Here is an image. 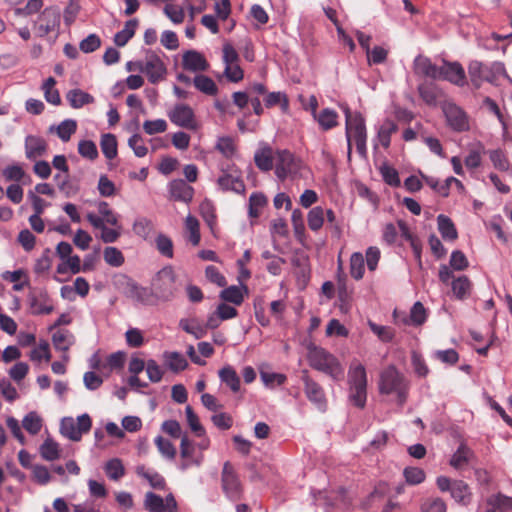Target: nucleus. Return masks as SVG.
<instances>
[{
  "label": "nucleus",
  "instance_id": "393cba45",
  "mask_svg": "<svg viewBox=\"0 0 512 512\" xmlns=\"http://www.w3.org/2000/svg\"><path fill=\"white\" fill-rule=\"evenodd\" d=\"M418 93L421 99L429 106H436L440 94L438 87L431 82H423L418 85Z\"/></svg>",
  "mask_w": 512,
  "mask_h": 512
},
{
  "label": "nucleus",
  "instance_id": "09e8293b",
  "mask_svg": "<svg viewBox=\"0 0 512 512\" xmlns=\"http://www.w3.org/2000/svg\"><path fill=\"white\" fill-rule=\"evenodd\" d=\"M137 474L143 478H145L152 488L154 489H164L166 486L165 479L157 472H148L145 470L143 466L137 468Z\"/></svg>",
  "mask_w": 512,
  "mask_h": 512
},
{
  "label": "nucleus",
  "instance_id": "f257e3e1",
  "mask_svg": "<svg viewBox=\"0 0 512 512\" xmlns=\"http://www.w3.org/2000/svg\"><path fill=\"white\" fill-rule=\"evenodd\" d=\"M349 401L362 409L367 400V374L365 367L353 362L348 370Z\"/></svg>",
  "mask_w": 512,
  "mask_h": 512
},
{
  "label": "nucleus",
  "instance_id": "7ed1b4c3",
  "mask_svg": "<svg viewBox=\"0 0 512 512\" xmlns=\"http://www.w3.org/2000/svg\"><path fill=\"white\" fill-rule=\"evenodd\" d=\"M468 74L474 88L481 87L483 82L495 83L500 75H505V67L501 62H493L486 65L473 60L468 65Z\"/></svg>",
  "mask_w": 512,
  "mask_h": 512
},
{
  "label": "nucleus",
  "instance_id": "b1692460",
  "mask_svg": "<svg viewBox=\"0 0 512 512\" xmlns=\"http://www.w3.org/2000/svg\"><path fill=\"white\" fill-rule=\"evenodd\" d=\"M28 299L34 314L47 315L54 309L46 292H40L38 296L31 293Z\"/></svg>",
  "mask_w": 512,
  "mask_h": 512
},
{
  "label": "nucleus",
  "instance_id": "f03ea898",
  "mask_svg": "<svg viewBox=\"0 0 512 512\" xmlns=\"http://www.w3.org/2000/svg\"><path fill=\"white\" fill-rule=\"evenodd\" d=\"M307 359L312 368L329 375L333 379H339L343 374L337 358L321 347L313 344L309 345Z\"/></svg>",
  "mask_w": 512,
  "mask_h": 512
},
{
  "label": "nucleus",
  "instance_id": "680f3d73",
  "mask_svg": "<svg viewBox=\"0 0 512 512\" xmlns=\"http://www.w3.org/2000/svg\"><path fill=\"white\" fill-rule=\"evenodd\" d=\"M427 319V313L421 302H415L410 311V321L412 325H422Z\"/></svg>",
  "mask_w": 512,
  "mask_h": 512
},
{
  "label": "nucleus",
  "instance_id": "864d4df0",
  "mask_svg": "<svg viewBox=\"0 0 512 512\" xmlns=\"http://www.w3.org/2000/svg\"><path fill=\"white\" fill-rule=\"evenodd\" d=\"M103 257L105 262L112 267H120L124 263L123 254L116 247H106L103 252Z\"/></svg>",
  "mask_w": 512,
  "mask_h": 512
},
{
  "label": "nucleus",
  "instance_id": "6e6552de",
  "mask_svg": "<svg viewBox=\"0 0 512 512\" xmlns=\"http://www.w3.org/2000/svg\"><path fill=\"white\" fill-rule=\"evenodd\" d=\"M92 421L88 414H82L75 421L72 417H64L61 420L60 432L72 441H80L82 435L91 429Z\"/></svg>",
  "mask_w": 512,
  "mask_h": 512
},
{
  "label": "nucleus",
  "instance_id": "e433bc0d",
  "mask_svg": "<svg viewBox=\"0 0 512 512\" xmlns=\"http://www.w3.org/2000/svg\"><path fill=\"white\" fill-rule=\"evenodd\" d=\"M397 129V124L390 119L385 120L380 126L378 130V139L384 148H388L390 146L391 135L395 133Z\"/></svg>",
  "mask_w": 512,
  "mask_h": 512
},
{
  "label": "nucleus",
  "instance_id": "f3484780",
  "mask_svg": "<svg viewBox=\"0 0 512 512\" xmlns=\"http://www.w3.org/2000/svg\"><path fill=\"white\" fill-rule=\"evenodd\" d=\"M195 448L193 443L188 439L186 435L181 438L180 443V456L182 462L179 465L181 470H187L191 466H200L202 463L203 456L194 457Z\"/></svg>",
  "mask_w": 512,
  "mask_h": 512
},
{
  "label": "nucleus",
  "instance_id": "39448f33",
  "mask_svg": "<svg viewBox=\"0 0 512 512\" xmlns=\"http://www.w3.org/2000/svg\"><path fill=\"white\" fill-rule=\"evenodd\" d=\"M152 288L157 302H168L175 298L179 287L176 283V274L172 267H164L156 274L152 282Z\"/></svg>",
  "mask_w": 512,
  "mask_h": 512
},
{
  "label": "nucleus",
  "instance_id": "dca6fc26",
  "mask_svg": "<svg viewBox=\"0 0 512 512\" xmlns=\"http://www.w3.org/2000/svg\"><path fill=\"white\" fill-rule=\"evenodd\" d=\"M444 113L448 125L455 131L463 132L469 129V123L465 112L454 104L447 105Z\"/></svg>",
  "mask_w": 512,
  "mask_h": 512
},
{
  "label": "nucleus",
  "instance_id": "4c0bfd02",
  "mask_svg": "<svg viewBox=\"0 0 512 512\" xmlns=\"http://www.w3.org/2000/svg\"><path fill=\"white\" fill-rule=\"evenodd\" d=\"M179 327L196 339H201L206 335V327L200 325L195 319L183 318L179 321Z\"/></svg>",
  "mask_w": 512,
  "mask_h": 512
},
{
  "label": "nucleus",
  "instance_id": "4be33fe9",
  "mask_svg": "<svg viewBox=\"0 0 512 512\" xmlns=\"http://www.w3.org/2000/svg\"><path fill=\"white\" fill-rule=\"evenodd\" d=\"M171 197L176 201L188 203L192 200L194 189L183 179H175L169 184Z\"/></svg>",
  "mask_w": 512,
  "mask_h": 512
},
{
  "label": "nucleus",
  "instance_id": "69168bd1",
  "mask_svg": "<svg viewBox=\"0 0 512 512\" xmlns=\"http://www.w3.org/2000/svg\"><path fill=\"white\" fill-rule=\"evenodd\" d=\"M404 477L408 484L417 485L425 480V473L417 467H407L404 469Z\"/></svg>",
  "mask_w": 512,
  "mask_h": 512
},
{
  "label": "nucleus",
  "instance_id": "bf43d9fd",
  "mask_svg": "<svg viewBox=\"0 0 512 512\" xmlns=\"http://www.w3.org/2000/svg\"><path fill=\"white\" fill-rule=\"evenodd\" d=\"M380 174L384 182L392 187H398L400 185V178L397 170L388 164H383L380 167Z\"/></svg>",
  "mask_w": 512,
  "mask_h": 512
},
{
  "label": "nucleus",
  "instance_id": "603ef678",
  "mask_svg": "<svg viewBox=\"0 0 512 512\" xmlns=\"http://www.w3.org/2000/svg\"><path fill=\"white\" fill-rule=\"evenodd\" d=\"M337 118L334 110L325 108L319 113L317 121L324 130H329L337 125Z\"/></svg>",
  "mask_w": 512,
  "mask_h": 512
},
{
  "label": "nucleus",
  "instance_id": "3c124183",
  "mask_svg": "<svg viewBox=\"0 0 512 512\" xmlns=\"http://www.w3.org/2000/svg\"><path fill=\"white\" fill-rule=\"evenodd\" d=\"M104 469H105L107 476L111 480H114V481L119 480L125 474L124 466H123L121 460L118 458L109 460L106 463Z\"/></svg>",
  "mask_w": 512,
  "mask_h": 512
},
{
  "label": "nucleus",
  "instance_id": "e2e57ef3",
  "mask_svg": "<svg viewBox=\"0 0 512 512\" xmlns=\"http://www.w3.org/2000/svg\"><path fill=\"white\" fill-rule=\"evenodd\" d=\"M155 242L156 248L160 252V254L167 258L173 257V242L168 236L164 234H159L156 237Z\"/></svg>",
  "mask_w": 512,
  "mask_h": 512
},
{
  "label": "nucleus",
  "instance_id": "a18cd8bd",
  "mask_svg": "<svg viewBox=\"0 0 512 512\" xmlns=\"http://www.w3.org/2000/svg\"><path fill=\"white\" fill-rule=\"evenodd\" d=\"M52 342L57 350L67 351L72 345V335L68 330H58L52 336Z\"/></svg>",
  "mask_w": 512,
  "mask_h": 512
},
{
  "label": "nucleus",
  "instance_id": "aec40b11",
  "mask_svg": "<svg viewBox=\"0 0 512 512\" xmlns=\"http://www.w3.org/2000/svg\"><path fill=\"white\" fill-rule=\"evenodd\" d=\"M127 295L143 305H155L157 303L153 288L142 287L134 282L128 284Z\"/></svg>",
  "mask_w": 512,
  "mask_h": 512
},
{
  "label": "nucleus",
  "instance_id": "774afa93",
  "mask_svg": "<svg viewBox=\"0 0 512 512\" xmlns=\"http://www.w3.org/2000/svg\"><path fill=\"white\" fill-rule=\"evenodd\" d=\"M446 503L441 498L425 500L421 505V512H446Z\"/></svg>",
  "mask_w": 512,
  "mask_h": 512
},
{
  "label": "nucleus",
  "instance_id": "473e14b6",
  "mask_svg": "<svg viewBox=\"0 0 512 512\" xmlns=\"http://www.w3.org/2000/svg\"><path fill=\"white\" fill-rule=\"evenodd\" d=\"M100 147L104 156L112 160L117 156V139L111 133H106L101 136Z\"/></svg>",
  "mask_w": 512,
  "mask_h": 512
},
{
  "label": "nucleus",
  "instance_id": "6e6d98bb",
  "mask_svg": "<svg viewBox=\"0 0 512 512\" xmlns=\"http://www.w3.org/2000/svg\"><path fill=\"white\" fill-rule=\"evenodd\" d=\"M307 221L312 231H318L324 223V209L320 206L312 208L308 213Z\"/></svg>",
  "mask_w": 512,
  "mask_h": 512
},
{
  "label": "nucleus",
  "instance_id": "412c9836",
  "mask_svg": "<svg viewBox=\"0 0 512 512\" xmlns=\"http://www.w3.org/2000/svg\"><path fill=\"white\" fill-rule=\"evenodd\" d=\"M182 66L188 71H206L209 64L205 57L196 50L186 51L182 56Z\"/></svg>",
  "mask_w": 512,
  "mask_h": 512
},
{
  "label": "nucleus",
  "instance_id": "6ab92c4d",
  "mask_svg": "<svg viewBox=\"0 0 512 512\" xmlns=\"http://www.w3.org/2000/svg\"><path fill=\"white\" fill-rule=\"evenodd\" d=\"M412 68L417 76L439 79L440 68L424 55L420 54L415 57Z\"/></svg>",
  "mask_w": 512,
  "mask_h": 512
},
{
  "label": "nucleus",
  "instance_id": "0eeeda50",
  "mask_svg": "<svg viewBox=\"0 0 512 512\" xmlns=\"http://www.w3.org/2000/svg\"><path fill=\"white\" fill-rule=\"evenodd\" d=\"M221 486L224 494L231 501L236 502L242 498V484L236 470L229 461H226L222 468Z\"/></svg>",
  "mask_w": 512,
  "mask_h": 512
},
{
  "label": "nucleus",
  "instance_id": "2eb2a0df",
  "mask_svg": "<svg viewBox=\"0 0 512 512\" xmlns=\"http://www.w3.org/2000/svg\"><path fill=\"white\" fill-rule=\"evenodd\" d=\"M440 68L439 79L447 80L455 85L464 86L466 83L465 71L458 62L444 61Z\"/></svg>",
  "mask_w": 512,
  "mask_h": 512
},
{
  "label": "nucleus",
  "instance_id": "de8ad7c7",
  "mask_svg": "<svg viewBox=\"0 0 512 512\" xmlns=\"http://www.w3.org/2000/svg\"><path fill=\"white\" fill-rule=\"evenodd\" d=\"M56 81L53 77H49L43 84L42 89L44 91V96L47 102L53 105H59L61 103V98L59 91L54 88Z\"/></svg>",
  "mask_w": 512,
  "mask_h": 512
},
{
  "label": "nucleus",
  "instance_id": "a878e982",
  "mask_svg": "<svg viewBox=\"0 0 512 512\" xmlns=\"http://www.w3.org/2000/svg\"><path fill=\"white\" fill-rule=\"evenodd\" d=\"M438 230L445 240L454 241L458 237L457 230L452 220L443 214L437 217Z\"/></svg>",
  "mask_w": 512,
  "mask_h": 512
},
{
  "label": "nucleus",
  "instance_id": "4d7b16f0",
  "mask_svg": "<svg viewBox=\"0 0 512 512\" xmlns=\"http://www.w3.org/2000/svg\"><path fill=\"white\" fill-rule=\"evenodd\" d=\"M155 444L161 453V455L167 459L173 460L176 456V448L170 440L157 436L155 438Z\"/></svg>",
  "mask_w": 512,
  "mask_h": 512
},
{
  "label": "nucleus",
  "instance_id": "7c9ffc66",
  "mask_svg": "<svg viewBox=\"0 0 512 512\" xmlns=\"http://www.w3.org/2000/svg\"><path fill=\"white\" fill-rule=\"evenodd\" d=\"M137 25V19L128 20L125 23L124 29H122L114 35V43L116 44V46H125L128 43V41L134 36Z\"/></svg>",
  "mask_w": 512,
  "mask_h": 512
},
{
  "label": "nucleus",
  "instance_id": "f704fd0d",
  "mask_svg": "<svg viewBox=\"0 0 512 512\" xmlns=\"http://www.w3.org/2000/svg\"><path fill=\"white\" fill-rule=\"evenodd\" d=\"M193 83L196 89L206 95L214 96L218 92V88L215 82L206 75H196Z\"/></svg>",
  "mask_w": 512,
  "mask_h": 512
},
{
  "label": "nucleus",
  "instance_id": "2f4dec72",
  "mask_svg": "<svg viewBox=\"0 0 512 512\" xmlns=\"http://www.w3.org/2000/svg\"><path fill=\"white\" fill-rule=\"evenodd\" d=\"M453 294L457 299L463 300L470 295L471 282L465 275L454 279L451 283Z\"/></svg>",
  "mask_w": 512,
  "mask_h": 512
},
{
  "label": "nucleus",
  "instance_id": "9d476101",
  "mask_svg": "<svg viewBox=\"0 0 512 512\" xmlns=\"http://www.w3.org/2000/svg\"><path fill=\"white\" fill-rule=\"evenodd\" d=\"M301 380L304 384V393L307 399L314 404L318 410L324 412L327 408V399L323 388L309 376L307 370L302 371Z\"/></svg>",
  "mask_w": 512,
  "mask_h": 512
},
{
  "label": "nucleus",
  "instance_id": "bb28decb",
  "mask_svg": "<svg viewBox=\"0 0 512 512\" xmlns=\"http://www.w3.org/2000/svg\"><path fill=\"white\" fill-rule=\"evenodd\" d=\"M219 378L225 383L233 392H238L240 389V378L235 369L230 366H224L219 370Z\"/></svg>",
  "mask_w": 512,
  "mask_h": 512
},
{
  "label": "nucleus",
  "instance_id": "c756f323",
  "mask_svg": "<svg viewBox=\"0 0 512 512\" xmlns=\"http://www.w3.org/2000/svg\"><path fill=\"white\" fill-rule=\"evenodd\" d=\"M487 502L490 508L486 512H508L512 510V498L501 493L491 496Z\"/></svg>",
  "mask_w": 512,
  "mask_h": 512
},
{
  "label": "nucleus",
  "instance_id": "052dcab7",
  "mask_svg": "<svg viewBox=\"0 0 512 512\" xmlns=\"http://www.w3.org/2000/svg\"><path fill=\"white\" fill-rule=\"evenodd\" d=\"M78 152L89 160H95L98 157L97 146L91 140H81L78 144Z\"/></svg>",
  "mask_w": 512,
  "mask_h": 512
},
{
  "label": "nucleus",
  "instance_id": "a211bd4d",
  "mask_svg": "<svg viewBox=\"0 0 512 512\" xmlns=\"http://www.w3.org/2000/svg\"><path fill=\"white\" fill-rule=\"evenodd\" d=\"M169 118L177 126L188 129L195 127L194 112L188 105H176L169 113Z\"/></svg>",
  "mask_w": 512,
  "mask_h": 512
},
{
  "label": "nucleus",
  "instance_id": "c03bdc74",
  "mask_svg": "<svg viewBox=\"0 0 512 512\" xmlns=\"http://www.w3.org/2000/svg\"><path fill=\"white\" fill-rule=\"evenodd\" d=\"M144 507L149 512H166L164 499L153 492L146 493Z\"/></svg>",
  "mask_w": 512,
  "mask_h": 512
},
{
  "label": "nucleus",
  "instance_id": "a19ab883",
  "mask_svg": "<svg viewBox=\"0 0 512 512\" xmlns=\"http://www.w3.org/2000/svg\"><path fill=\"white\" fill-rule=\"evenodd\" d=\"M165 361L170 370L173 372H179L184 370L188 362L185 357L179 352H165L164 353Z\"/></svg>",
  "mask_w": 512,
  "mask_h": 512
},
{
  "label": "nucleus",
  "instance_id": "20e7f679",
  "mask_svg": "<svg viewBox=\"0 0 512 512\" xmlns=\"http://www.w3.org/2000/svg\"><path fill=\"white\" fill-rule=\"evenodd\" d=\"M408 383L405 377L391 365L380 375L379 390L382 394L396 393L398 402L402 405L406 401Z\"/></svg>",
  "mask_w": 512,
  "mask_h": 512
},
{
  "label": "nucleus",
  "instance_id": "58836bf2",
  "mask_svg": "<svg viewBox=\"0 0 512 512\" xmlns=\"http://www.w3.org/2000/svg\"><path fill=\"white\" fill-rule=\"evenodd\" d=\"M267 198L263 193L255 192L249 197L248 214L251 218H258L261 213V209L266 205Z\"/></svg>",
  "mask_w": 512,
  "mask_h": 512
},
{
  "label": "nucleus",
  "instance_id": "ddd939ff",
  "mask_svg": "<svg viewBox=\"0 0 512 512\" xmlns=\"http://www.w3.org/2000/svg\"><path fill=\"white\" fill-rule=\"evenodd\" d=\"M346 117V138L347 142L367 138L365 120L360 113L352 114L349 108H345Z\"/></svg>",
  "mask_w": 512,
  "mask_h": 512
},
{
  "label": "nucleus",
  "instance_id": "5701e85b",
  "mask_svg": "<svg viewBox=\"0 0 512 512\" xmlns=\"http://www.w3.org/2000/svg\"><path fill=\"white\" fill-rule=\"evenodd\" d=\"M47 142L40 136L28 135L25 138V155L29 160H35L45 155Z\"/></svg>",
  "mask_w": 512,
  "mask_h": 512
},
{
  "label": "nucleus",
  "instance_id": "cd10ccee",
  "mask_svg": "<svg viewBox=\"0 0 512 512\" xmlns=\"http://www.w3.org/2000/svg\"><path fill=\"white\" fill-rule=\"evenodd\" d=\"M66 98L70 103L71 107L75 109H79L84 105L94 102V97L89 93L82 91L81 89L70 90L67 93Z\"/></svg>",
  "mask_w": 512,
  "mask_h": 512
},
{
  "label": "nucleus",
  "instance_id": "f8f14e48",
  "mask_svg": "<svg viewBox=\"0 0 512 512\" xmlns=\"http://www.w3.org/2000/svg\"><path fill=\"white\" fill-rule=\"evenodd\" d=\"M299 161L288 150H280L276 154L275 174L280 180L296 174L299 169Z\"/></svg>",
  "mask_w": 512,
  "mask_h": 512
},
{
  "label": "nucleus",
  "instance_id": "79ce46f5",
  "mask_svg": "<svg viewBox=\"0 0 512 512\" xmlns=\"http://www.w3.org/2000/svg\"><path fill=\"white\" fill-rule=\"evenodd\" d=\"M22 426L31 435H36L42 428V419L35 411L29 412L23 418Z\"/></svg>",
  "mask_w": 512,
  "mask_h": 512
},
{
  "label": "nucleus",
  "instance_id": "8fccbe9b",
  "mask_svg": "<svg viewBox=\"0 0 512 512\" xmlns=\"http://www.w3.org/2000/svg\"><path fill=\"white\" fill-rule=\"evenodd\" d=\"M490 160L495 169L499 171H508L510 168L509 160L505 154V152L501 149L490 150L489 152Z\"/></svg>",
  "mask_w": 512,
  "mask_h": 512
},
{
  "label": "nucleus",
  "instance_id": "49530a36",
  "mask_svg": "<svg viewBox=\"0 0 512 512\" xmlns=\"http://www.w3.org/2000/svg\"><path fill=\"white\" fill-rule=\"evenodd\" d=\"M365 271L364 257L361 253L355 252L350 257V274L356 279H362Z\"/></svg>",
  "mask_w": 512,
  "mask_h": 512
},
{
  "label": "nucleus",
  "instance_id": "5fc2aeb1",
  "mask_svg": "<svg viewBox=\"0 0 512 512\" xmlns=\"http://www.w3.org/2000/svg\"><path fill=\"white\" fill-rule=\"evenodd\" d=\"M77 129V123L75 120L66 119L62 121L56 128V132L58 137L63 141L67 142L70 140L72 134L75 133Z\"/></svg>",
  "mask_w": 512,
  "mask_h": 512
},
{
  "label": "nucleus",
  "instance_id": "423d86ee",
  "mask_svg": "<svg viewBox=\"0 0 512 512\" xmlns=\"http://www.w3.org/2000/svg\"><path fill=\"white\" fill-rule=\"evenodd\" d=\"M437 487L442 492H450L451 497L464 506L470 504L472 492L467 483L462 480H452L446 476H439L436 479Z\"/></svg>",
  "mask_w": 512,
  "mask_h": 512
},
{
  "label": "nucleus",
  "instance_id": "13d9d810",
  "mask_svg": "<svg viewBox=\"0 0 512 512\" xmlns=\"http://www.w3.org/2000/svg\"><path fill=\"white\" fill-rule=\"evenodd\" d=\"M185 226L187 231L189 232L188 240L194 245H198L200 242V231H199V222L198 220L188 215L185 220Z\"/></svg>",
  "mask_w": 512,
  "mask_h": 512
},
{
  "label": "nucleus",
  "instance_id": "c9c22d12",
  "mask_svg": "<svg viewBox=\"0 0 512 512\" xmlns=\"http://www.w3.org/2000/svg\"><path fill=\"white\" fill-rule=\"evenodd\" d=\"M473 452L466 445L461 444L450 459V465L455 469H461L468 462Z\"/></svg>",
  "mask_w": 512,
  "mask_h": 512
},
{
  "label": "nucleus",
  "instance_id": "37998d69",
  "mask_svg": "<svg viewBox=\"0 0 512 512\" xmlns=\"http://www.w3.org/2000/svg\"><path fill=\"white\" fill-rule=\"evenodd\" d=\"M220 298L225 302L241 305L244 300L242 288L235 285L225 288L220 292Z\"/></svg>",
  "mask_w": 512,
  "mask_h": 512
},
{
  "label": "nucleus",
  "instance_id": "ea45409f",
  "mask_svg": "<svg viewBox=\"0 0 512 512\" xmlns=\"http://www.w3.org/2000/svg\"><path fill=\"white\" fill-rule=\"evenodd\" d=\"M41 457L47 461H54L60 457L59 445L51 438H47L40 446Z\"/></svg>",
  "mask_w": 512,
  "mask_h": 512
},
{
  "label": "nucleus",
  "instance_id": "1a4fd4ad",
  "mask_svg": "<svg viewBox=\"0 0 512 512\" xmlns=\"http://www.w3.org/2000/svg\"><path fill=\"white\" fill-rule=\"evenodd\" d=\"M60 10L57 6L46 7L35 21L34 27L39 37H45L60 26Z\"/></svg>",
  "mask_w": 512,
  "mask_h": 512
},
{
  "label": "nucleus",
  "instance_id": "0e129e2a",
  "mask_svg": "<svg viewBox=\"0 0 512 512\" xmlns=\"http://www.w3.org/2000/svg\"><path fill=\"white\" fill-rule=\"evenodd\" d=\"M277 104L281 105V109L283 111H287L289 107L288 98L284 93L281 92H271L267 94L265 98L266 107L270 108Z\"/></svg>",
  "mask_w": 512,
  "mask_h": 512
},
{
  "label": "nucleus",
  "instance_id": "338daca9",
  "mask_svg": "<svg viewBox=\"0 0 512 512\" xmlns=\"http://www.w3.org/2000/svg\"><path fill=\"white\" fill-rule=\"evenodd\" d=\"M101 45V39L98 35L92 33L84 38L80 44L79 49L84 53H92L96 51Z\"/></svg>",
  "mask_w": 512,
  "mask_h": 512
},
{
  "label": "nucleus",
  "instance_id": "9b49d317",
  "mask_svg": "<svg viewBox=\"0 0 512 512\" xmlns=\"http://www.w3.org/2000/svg\"><path fill=\"white\" fill-rule=\"evenodd\" d=\"M136 66L138 70L144 73L149 82L156 84L163 80L166 74V67L163 61L154 53H150L147 56L146 62H137Z\"/></svg>",
  "mask_w": 512,
  "mask_h": 512
},
{
  "label": "nucleus",
  "instance_id": "4468645a",
  "mask_svg": "<svg viewBox=\"0 0 512 512\" xmlns=\"http://www.w3.org/2000/svg\"><path fill=\"white\" fill-rule=\"evenodd\" d=\"M217 183L224 191H233L238 194H244L245 184L241 179V174L237 169H222V175L218 178Z\"/></svg>",
  "mask_w": 512,
  "mask_h": 512
},
{
  "label": "nucleus",
  "instance_id": "c85d7f7f",
  "mask_svg": "<svg viewBox=\"0 0 512 512\" xmlns=\"http://www.w3.org/2000/svg\"><path fill=\"white\" fill-rule=\"evenodd\" d=\"M425 181L433 190L438 192L443 197H447L449 195V189L452 183H455L459 188H463L462 182L455 177H448L442 184H440L439 181L433 177H425Z\"/></svg>",
  "mask_w": 512,
  "mask_h": 512
},
{
  "label": "nucleus",
  "instance_id": "72a5a7b5",
  "mask_svg": "<svg viewBox=\"0 0 512 512\" xmlns=\"http://www.w3.org/2000/svg\"><path fill=\"white\" fill-rule=\"evenodd\" d=\"M132 229L137 236L147 239L154 231V223L147 217H138L134 221Z\"/></svg>",
  "mask_w": 512,
  "mask_h": 512
}]
</instances>
